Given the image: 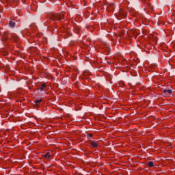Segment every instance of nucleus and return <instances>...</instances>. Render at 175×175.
I'll return each instance as SVG.
<instances>
[{
  "instance_id": "nucleus-1",
  "label": "nucleus",
  "mask_w": 175,
  "mask_h": 175,
  "mask_svg": "<svg viewBox=\"0 0 175 175\" xmlns=\"http://www.w3.org/2000/svg\"><path fill=\"white\" fill-rule=\"evenodd\" d=\"M53 21L57 20V21H61L64 18V15L61 14H53L51 16Z\"/></svg>"
},
{
  "instance_id": "nucleus-2",
  "label": "nucleus",
  "mask_w": 175,
  "mask_h": 175,
  "mask_svg": "<svg viewBox=\"0 0 175 175\" xmlns=\"http://www.w3.org/2000/svg\"><path fill=\"white\" fill-rule=\"evenodd\" d=\"M90 144L93 147H97L98 146V142L95 141H90Z\"/></svg>"
},
{
  "instance_id": "nucleus-3",
  "label": "nucleus",
  "mask_w": 175,
  "mask_h": 175,
  "mask_svg": "<svg viewBox=\"0 0 175 175\" xmlns=\"http://www.w3.org/2000/svg\"><path fill=\"white\" fill-rule=\"evenodd\" d=\"M163 94H165V95H170V94H172V90H164L163 91Z\"/></svg>"
},
{
  "instance_id": "nucleus-4",
  "label": "nucleus",
  "mask_w": 175,
  "mask_h": 175,
  "mask_svg": "<svg viewBox=\"0 0 175 175\" xmlns=\"http://www.w3.org/2000/svg\"><path fill=\"white\" fill-rule=\"evenodd\" d=\"M9 25H10L12 28H13L16 26V22H14V21H10Z\"/></svg>"
},
{
  "instance_id": "nucleus-5",
  "label": "nucleus",
  "mask_w": 175,
  "mask_h": 175,
  "mask_svg": "<svg viewBox=\"0 0 175 175\" xmlns=\"http://www.w3.org/2000/svg\"><path fill=\"white\" fill-rule=\"evenodd\" d=\"M42 98L36 100L34 106H38V105H39V103H40L42 102Z\"/></svg>"
},
{
  "instance_id": "nucleus-6",
  "label": "nucleus",
  "mask_w": 175,
  "mask_h": 175,
  "mask_svg": "<svg viewBox=\"0 0 175 175\" xmlns=\"http://www.w3.org/2000/svg\"><path fill=\"white\" fill-rule=\"evenodd\" d=\"M148 166H149V167H153L154 166V162L153 161H149L148 163Z\"/></svg>"
},
{
  "instance_id": "nucleus-7",
  "label": "nucleus",
  "mask_w": 175,
  "mask_h": 175,
  "mask_svg": "<svg viewBox=\"0 0 175 175\" xmlns=\"http://www.w3.org/2000/svg\"><path fill=\"white\" fill-rule=\"evenodd\" d=\"M46 88V84L43 83L41 87L40 88V91H44V90Z\"/></svg>"
},
{
  "instance_id": "nucleus-8",
  "label": "nucleus",
  "mask_w": 175,
  "mask_h": 175,
  "mask_svg": "<svg viewBox=\"0 0 175 175\" xmlns=\"http://www.w3.org/2000/svg\"><path fill=\"white\" fill-rule=\"evenodd\" d=\"M44 157L49 159V158H50V153L49 152H46L44 154Z\"/></svg>"
},
{
  "instance_id": "nucleus-9",
  "label": "nucleus",
  "mask_w": 175,
  "mask_h": 175,
  "mask_svg": "<svg viewBox=\"0 0 175 175\" xmlns=\"http://www.w3.org/2000/svg\"><path fill=\"white\" fill-rule=\"evenodd\" d=\"M88 137H92V134H88Z\"/></svg>"
},
{
  "instance_id": "nucleus-10",
  "label": "nucleus",
  "mask_w": 175,
  "mask_h": 175,
  "mask_svg": "<svg viewBox=\"0 0 175 175\" xmlns=\"http://www.w3.org/2000/svg\"><path fill=\"white\" fill-rule=\"evenodd\" d=\"M122 17H126V14L123 13V14H122Z\"/></svg>"
},
{
  "instance_id": "nucleus-11",
  "label": "nucleus",
  "mask_w": 175,
  "mask_h": 175,
  "mask_svg": "<svg viewBox=\"0 0 175 175\" xmlns=\"http://www.w3.org/2000/svg\"><path fill=\"white\" fill-rule=\"evenodd\" d=\"M18 39H20V38H18V36H16V38H15V40H18Z\"/></svg>"
},
{
  "instance_id": "nucleus-12",
  "label": "nucleus",
  "mask_w": 175,
  "mask_h": 175,
  "mask_svg": "<svg viewBox=\"0 0 175 175\" xmlns=\"http://www.w3.org/2000/svg\"><path fill=\"white\" fill-rule=\"evenodd\" d=\"M20 33H21V35H22V36H23V31H21Z\"/></svg>"
}]
</instances>
